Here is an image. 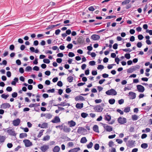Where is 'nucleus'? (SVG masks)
<instances>
[{
  "label": "nucleus",
  "mask_w": 152,
  "mask_h": 152,
  "mask_svg": "<svg viewBox=\"0 0 152 152\" xmlns=\"http://www.w3.org/2000/svg\"><path fill=\"white\" fill-rule=\"evenodd\" d=\"M77 46L76 48H79L80 47H83L86 44L85 41V39L81 36L78 37L77 39Z\"/></svg>",
  "instance_id": "1"
},
{
  "label": "nucleus",
  "mask_w": 152,
  "mask_h": 152,
  "mask_svg": "<svg viewBox=\"0 0 152 152\" xmlns=\"http://www.w3.org/2000/svg\"><path fill=\"white\" fill-rule=\"evenodd\" d=\"M140 67V66L138 65H136V66H133L127 70V72L128 73H131L139 69Z\"/></svg>",
  "instance_id": "2"
},
{
  "label": "nucleus",
  "mask_w": 152,
  "mask_h": 152,
  "mask_svg": "<svg viewBox=\"0 0 152 152\" xmlns=\"http://www.w3.org/2000/svg\"><path fill=\"white\" fill-rule=\"evenodd\" d=\"M105 93L106 94L108 95H116L117 94V92L113 89H111L105 92Z\"/></svg>",
  "instance_id": "3"
},
{
  "label": "nucleus",
  "mask_w": 152,
  "mask_h": 152,
  "mask_svg": "<svg viewBox=\"0 0 152 152\" xmlns=\"http://www.w3.org/2000/svg\"><path fill=\"white\" fill-rule=\"evenodd\" d=\"M94 109L96 112H101L102 111L103 108L100 105H97L94 106Z\"/></svg>",
  "instance_id": "4"
},
{
  "label": "nucleus",
  "mask_w": 152,
  "mask_h": 152,
  "mask_svg": "<svg viewBox=\"0 0 152 152\" xmlns=\"http://www.w3.org/2000/svg\"><path fill=\"white\" fill-rule=\"evenodd\" d=\"M26 147H28L32 145V143L28 140H23Z\"/></svg>",
  "instance_id": "5"
},
{
  "label": "nucleus",
  "mask_w": 152,
  "mask_h": 152,
  "mask_svg": "<svg viewBox=\"0 0 152 152\" xmlns=\"http://www.w3.org/2000/svg\"><path fill=\"white\" fill-rule=\"evenodd\" d=\"M118 122L121 124H124L126 122V119L124 117H119L118 120Z\"/></svg>",
  "instance_id": "6"
},
{
  "label": "nucleus",
  "mask_w": 152,
  "mask_h": 152,
  "mask_svg": "<svg viewBox=\"0 0 152 152\" xmlns=\"http://www.w3.org/2000/svg\"><path fill=\"white\" fill-rule=\"evenodd\" d=\"M137 91L139 92L142 93L145 91L144 87L141 85H138L137 86Z\"/></svg>",
  "instance_id": "7"
},
{
  "label": "nucleus",
  "mask_w": 152,
  "mask_h": 152,
  "mask_svg": "<svg viewBox=\"0 0 152 152\" xmlns=\"http://www.w3.org/2000/svg\"><path fill=\"white\" fill-rule=\"evenodd\" d=\"M20 123V120L19 118H17L12 121V124L14 126H18Z\"/></svg>",
  "instance_id": "8"
},
{
  "label": "nucleus",
  "mask_w": 152,
  "mask_h": 152,
  "mask_svg": "<svg viewBox=\"0 0 152 152\" xmlns=\"http://www.w3.org/2000/svg\"><path fill=\"white\" fill-rule=\"evenodd\" d=\"M87 131L86 129L82 127H79L77 129V132L79 134H83Z\"/></svg>",
  "instance_id": "9"
},
{
  "label": "nucleus",
  "mask_w": 152,
  "mask_h": 152,
  "mask_svg": "<svg viewBox=\"0 0 152 152\" xmlns=\"http://www.w3.org/2000/svg\"><path fill=\"white\" fill-rule=\"evenodd\" d=\"M10 107V105L8 103H3L1 105V108L3 109L9 108Z\"/></svg>",
  "instance_id": "10"
},
{
  "label": "nucleus",
  "mask_w": 152,
  "mask_h": 152,
  "mask_svg": "<svg viewBox=\"0 0 152 152\" xmlns=\"http://www.w3.org/2000/svg\"><path fill=\"white\" fill-rule=\"evenodd\" d=\"M51 121L54 123H57L60 122V119L59 117L56 116Z\"/></svg>",
  "instance_id": "11"
},
{
  "label": "nucleus",
  "mask_w": 152,
  "mask_h": 152,
  "mask_svg": "<svg viewBox=\"0 0 152 152\" xmlns=\"http://www.w3.org/2000/svg\"><path fill=\"white\" fill-rule=\"evenodd\" d=\"M129 94L130 99H134L136 97V94L135 93L130 91L129 92Z\"/></svg>",
  "instance_id": "12"
},
{
  "label": "nucleus",
  "mask_w": 152,
  "mask_h": 152,
  "mask_svg": "<svg viewBox=\"0 0 152 152\" xmlns=\"http://www.w3.org/2000/svg\"><path fill=\"white\" fill-rule=\"evenodd\" d=\"M7 132L9 134L11 135L15 136L16 135L14 129H8L7 131Z\"/></svg>",
  "instance_id": "13"
},
{
  "label": "nucleus",
  "mask_w": 152,
  "mask_h": 152,
  "mask_svg": "<svg viewBox=\"0 0 152 152\" xmlns=\"http://www.w3.org/2000/svg\"><path fill=\"white\" fill-rule=\"evenodd\" d=\"M49 148V147L48 145H44L41 147L40 149L43 152H45Z\"/></svg>",
  "instance_id": "14"
},
{
  "label": "nucleus",
  "mask_w": 152,
  "mask_h": 152,
  "mask_svg": "<svg viewBox=\"0 0 152 152\" xmlns=\"http://www.w3.org/2000/svg\"><path fill=\"white\" fill-rule=\"evenodd\" d=\"M100 38L99 35L97 34H93L91 37V38L94 40H96L99 39Z\"/></svg>",
  "instance_id": "15"
},
{
  "label": "nucleus",
  "mask_w": 152,
  "mask_h": 152,
  "mask_svg": "<svg viewBox=\"0 0 152 152\" xmlns=\"http://www.w3.org/2000/svg\"><path fill=\"white\" fill-rule=\"evenodd\" d=\"M134 142L132 140H129L126 143L127 145L129 147H132L133 145Z\"/></svg>",
  "instance_id": "16"
},
{
  "label": "nucleus",
  "mask_w": 152,
  "mask_h": 152,
  "mask_svg": "<svg viewBox=\"0 0 152 152\" xmlns=\"http://www.w3.org/2000/svg\"><path fill=\"white\" fill-rule=\"evenodd\" d=\"M23 40L21 38H19L18 40V42L16 43V47H20V46L19 43L23 44Z\"/></svg>",
  "instance_id": "17"
},
{
  "label": "nucleus",
  "mask_w": 152,
  "mask_h": 152,
  "mask_svg": "<svg viewBox=\"0 0 152 152\" xmlns=\"http://www.w3.org/2000/svg\"><path fill=\"white\" fill-rule=\"evenodd\" d=\"M38 126L42 128H45L48 127V124L46 123H43L42 124H39Z\"/></svg>",
  "instance_id": "18"
},
{
  "label": "nucleus",
  "mask_w": 152,
  "mask_h": 152,
  "mask_svg": "<svg viewBox=\"0 0 152 152\" xmlns=\"http://www.w3.org/2000/svg\"><path fill=\"white\" fill-rule=\"evenodd\" d=\"M68 124L70 127H72L75 126L76 125V123L72 120L68 122Z\"/></svg>",
  "instance_id": "19"
},
{
  "label": "nucleus",
  "mask_w": 152,
  "mask_h": 152,
  "mask_svg": "<svg viewBox=\"0 0 152 152\" xmlns=\"http://www.w3.org/2000/svg\"><path fill=\"white\" fill-rule=\"evenodd\" d=\"M58 105H60L62 106H69L70 105V104L68 103H66L65 102H61V104H54L53 106H58Z\"/></svg>",
  "instance_id": "20"
},
{
  "label": "nucleus",
  "mask_w": 152,
  "mask_h": 152,
  "mask_svg": "<svg viewBox=\"0 0 152 152\" xmlns=\"http://www.w3.org/2000/svg\"><path fill=\"white\" fill-rule=\"evenodd\" d=\"M75 99L76 101H84V99L83 97L79 96H76L75 98Z\"/></svg>",
  "instance_id": "21"
},
{
  "label": "nucleus",
  "mask_w": 152,
  "mask_h": 152,
  "mask_svg": "<svg viewBox=\"0 0 152 152\" xmlns=\"http://www.w3.org/2000/svg\"><path fill=\"white\" fill-rule=\"evenodd\" d=\"M80 150V148H76L71 149L68 152H77L78 151Z\"/></svg>",
  "instance_id": "22"
},
{
  "label": "nucleus",
  "mask_w": 152,
  "mask_h": 152,
  "mask_svg": "<svg viewBox=\"0 0 152 152\" xmlns=\"http://www.w3.org/2000/svg\"><path fill=\"white\" fill-rule=\"evenodd\" d=\"M60 148L58 146H55L53 150V152H59L60 150Z\"/></svg>",
  "instance_id": "23"
},
{
  "label": "nucleus",
  "mask_w": 152,
  "mask_h": 152,
  "mask_svg": "<svg viewBox=\"0 0 152 152\" xmlns=\"http://www.w3.org/2000/svg\"><path fill=\"white\" fill-rule=\"evenodd\" d=\"M83 103H77L76 105V107L77 109H81L83 107Z\"/></svg>",
  "instance_id": "24"
},
{
  "label": "nucleus",
  "mask_w": 152,
  "mask_h": 152,
  "mask_svg": "<svg viewBox=\"0 0 152 152\" xmlns=\"http://www.w3.org/2000/svg\"><path fill=\"white\" fill-rule=\"evenodd\" d=\"M93 130L97 133L99 132V127L97 125H94L93 127Z\"/></svg>",
  "instance_id": "25"
},
{
  "label": "nucleus",
  "mask_w": 152,
  "mask_h": 152,
  "mask_svg": "<svg viewBox=\"0 0 152 152\" xmlns=\"http://www.w3.org/2000/svg\"><path fill=\"white\" fill-rule=\"evenodd\" d=\"M18 79L17 77H15L11 83V84L12 85L15 86L16 84V83L18 82Z\"/></svg>",
  "instance_id": "26"
},
{
  "label": "nucleus",
  "mask_w": 152,
  "mask_h": 152,
  "mask_svg": "<svg viewBox=\"0 0 152 152\" xmlns=\"http://www.w3.org/2000/svg\"><path fill=\"white\" fill-rule=\"evenodd\" d=\"M105 129L106 130L109 132H110L113 131V129L112 127L107 126L105 127Z\"/></svg>",
  "instance_id": "27"
},
{
  "label": "nucleus",
  "mask_w": 152,
  "mask_h": 152,
  "mask_svg": "<svg viewBox=\"0 0 152 152\" xmlns=\"http://www.w3.org/2000/svg\"><path fill=\"white\" fill-rule=\"evenodd\" d=\"M87 142V140L85 137H83L81 139L80 142L82 143H85Z\"/></svg>",
  "instance_id": "28"
},
{
  "label": "nucleus",
  "mask_w": 152,
  "mask_h": 152,
  "mask_svg": "<svg viewBox=\"0 0 152 152\" xmlns=\"http://www.w3.org/2000/svg\"><path fill=\"white\" fill-rule=\"evenodd\" d=\"M138 118V116L136 115H133L132 116V119L133 121H136Z\"/></svg>",
  "instance_id": "29"
},
{
  "label": "nucleus",
  "mask_w": 152,
  "mask_h": 152,
  "mask_svg": "<svg viewBox=\"0 0 152 152\" xmlns=\"http://www.w3.org/2000/svg\"><path fill=\"white\" fill-rule=\"evenodd\" d=\"M27 134L26 133H22L20 134V137L21 138H23L27 137Z\"/></svg>",
  "instance_id": "30"
},
{
  "label": "nucleus",
  "mask_w": 152,
  "mask_h": 152,
  "mask_svg": "<svg viewBox=\"0 0 152 152\" xmlns=\"http://www.w3.org/2000/svg\"><path fill=\"white\" fill-rule=\"evenodd\" d=\"M71 130L70 129L67 127H65L64 129V131L66 132H69Z\"/></svg>",
  "instance_id": "31"
},
{
  "label": "nucleus",
  "mask_w": 152,
  "mask_h": 152,
  "mask_svg": "<svg viewBox=\"0 0 152 152\" xmlns=\"http://www.w3.org/2000/svg\"><path fill=\"white\" fill-rule=\"evenodd\" d=\"M5 139V137L3 136H0V143L3 142Z\"/></svg>",
  "instance_id": "32"
},
{
  "label": "nucleus",
  "mask_w": 152,
  "mask_h": 152,
  "mask_svg": "<svg viewBox=\"0 0 152 152\" xmlns=\"http://www.w3.org/2000/svg\"><path fill=\"white\" fill-rule=\"evenodd\" d=\"M50 139V136L48 135L44 137L43 139V140L44 141H48Z\"/></svg>",
  "instance_id": "33"
},
{
  "label": "nucleus",
  "mask_w": 152,
  "mask_h": 152,
  "mask_svg": "<svg viewBox=\"0 0 152 152\" xmlns=\"http://www.w3.org/2000/svg\"><path fill=\"white\" fill-rule=\"evenodd\" d=\"M130 111V107H127L124 108V111L126 113L129 112Z\"/></svg>",
  "instance_id": "34"
},
{
  "label": "nucleus",
  "mask_w": 152,
  "mask_h": 152,
  "mask_svg": "<svg viewBox=\"0 0 152 152\" xmlns=\"http://www.w3.org/2000/svg\"><path fill=\"white\" fill-rule=\"evenodd\" d=\"M141 147L144 149H146L148 146V145L147 143H144L142 144L141 145Z\"/></svg>",
  "instance_id": "35"
},
{
  "label": "nucleus",
  "mask_w": 152,
  "mask_h": 152,
  "mask_svg": "<svg viewBox=\"0 0 152 152\" xmlns=\"http://www.w3.org/2000/svg\"><path fill=\"white\" fill-rule=\"evenodd\" d=\"M45 117L48 119H50V118L52 117V115H51L50 114L47 113V114H45Z\"/></svg>",
  "instance_id": "36"
},
{
  "label": "nucleus",
  "mask_w": 152,
  "mask_h": 152,
  "mask_svg": "<svg viewBox=\"0 0 152 152\" xmlns=\"http://www.w3.org/2000/svg\"><path fill=\"white\" fill-rule=\"evenodd\" d=\"M109 103L111 104H113L115 102V100L114 99H110L108 101Z\"/></svg>",
  "instance_id": "37"
},
{
  "label": "nucleus",
  "mask_w": 152,
  "mask_h": 152,
  "mask_svg": "<svg viewBox=\"0 0 152 152\" xmlns=\"http://www.w3.org/2000/svg\"><path fill=\"white\" fill-rule=\"evenodd\" d=\"M44 131V130H42L40 131L39 133L38 134L37 137L38 138H39L41 137V136L43 134V132Z\"/></svg>",
  "instance_id": "38"
},
{
  "label": "nucleus",
  "mask_w": 152,
  "mask_h": 152,
  "mask_svg": "<svg viewBox=\"0 0 152 152\" xmlns=\"http://www.w3.org/2000/svg\"><path fill=\"white\" fill-rule=\"evenodd\" d=\"M31 51V52H34L36 53H38L39 52V50L37 49L35 50L34 48H30Z\"/></svg>",
  "instance_id": "39"
},
{
  "label": "nucleus",
  "mask_w": 152,
  "mask_h": 152,
  "mask_svg": "<svg viewBox=\"0 0 152 152\" xmlns=\"http://www.w3.org/2000/svg\"><path fill=\"white\" fill-rule=\"evenodd\" d=\"M93 145V143L92 142H90L87 145V147L88 149L91 148L92 147Z\"/></svg>",
  "instance_id": "40"
},
{
  "label": "nucleus",
  "mask_w": 152,
  "mask_h": 152,
  "mask_svg": "<svg viewBox=\"0 0 152 152\" xmlns=\"http://www.w3.org/2000/svg\"><path fill=\"white\" fill-rule=\"evenodd\" d=\"M1 97L5 99H6L9 96V95L3 94L1 95Z\"/></svg>",
  "instance_id": "41"
},
{
  "label": "nucleus",
  "mask_w": 152,
  "mask_h": 152,
  "mask_svg": "<svg viewBox=\"0 0 152 152\" xmlns=\"http://www.w3.org/2000/svg\"><path fill=\"white\" fill-rule=\"evenodd\" d=\"M73 80V77L72 76H69L67 78V81L69 83H71L72 81Z\"/></svg>",
  "instance_id": "42"
},
{
  "label": "nucleus",
  "mask_w": 152,
  "mask_h": 152,
  "mask_svg": "<svg viewBox=\"0 0 152 152\" xmlns=\"http://www.w3.org/2000/svg\"><path fill=\"white\" fill-rule=\"evenodd\" d=\"M88 115V114L86 113H83L81 114V116L83 118H85Z\"/></svg>",
  "instance_id": "43"
},
{
  "label": "nucleus",
  "mask_w": 152,
  "mask_h": 152,
  "mask_svg": "<svg viewBox=\"0 0 152 152\" xmlns=\"http://www.w3.org/2000/svg\"><path fill=\"white\" fill-rule=\"evenodd\" d=\"M99 145L98 144H96L94 146V148L95 150H97L99 149Z\"/></svg>",
  "instance_id": "44"
},
{
  "label": "nucleus",
  "mask_w": 152,
  "mask_h": 152,
  "mask_svg": "<svg viewBox=\"0 0 152 152\" xmlns=\"http://www.w3.org/2000/svg\"><path fill=\"white\" fill-rule=\"evenodd\" d=\"M53 25H49L48 27L47 28L45 29V30L46 31V30H48L49 29H52L53 28H54V27H53Z\"/></svg>",
  "instance_id": "45"
},
{
  "label": "nucleus",
  "mask_w": 152,
  "mask_h": 152,
  "mask_svg": "<svg viewBox=\"0 0 152 152\" xmlns=\"http://www.w3.org/2000/svg\"><path fill=\"white\" fill-rule=\"evenodd\" d=\"M37 106H38V105L36 103L31 104L28 106L29 107H37Z\"/></svg>",
  "instance_id": "46"
},
{
  "label": "nucleus",
  "mask_w": 152,
  "mask_h": 152,
  "mask_svg": "<svg viewBox=\"0 0 152 152\" xmlns=\"http://www.w3.org/2000/svg\"><path fill=\"white\" fill-rule=\"evenodd\" d=\"M115 18H116V16L115 15H110L107 16L105 18V19H111Z\"/></svg>",
  "instance_id": "47"
},
{
  "label": "nucleus",
  "mask_w": 152,
  "mask_h": 152,
  "mask_svg": "<svg viewBox=\"0 0 152 152\" xmlns=\"http://www.w3.org/2000/svg\"><path fill=\"white\" fill-rule=\"evenodd\" d=\"M88 10L90 11H93L95 10V9L94 6H91L88 8Z\"/></svg>",
  "instance_id": "48"
},
{
  "label": "nucleus",
  "mask_w": 152,
  "mask_h": 152,
  "mask_svg": "<svg viewBox=\"0 0 152 152\" xmlns=\"http://www.w3.org/2000/svg\"><path fill=\"white\" fill-rule=\"evenodd\" d=\"M114 42L113 40H110V44L108 45L109 48H112V44H113Z\"/></svg>",
  "instance_id": "49"
},
{
  "label": "nucleus",
  "mask_w": 152,
  "mask_h": 152,
  "mask_svg": "<svg viewBox=\"0 0 152 152\" xmlns=\"http://www.w3.org/2000/svg\"><path fill=\"white\" fill-rule=\"evenodd\" d=\"M104 66L103 65H98V66L97 67V69H104Z\"/></svg>",
  "instance_id": "50"
},
{
  "label": "nucleus",
  "mask_w": 152,
  "mask_h": 152,
  "mask_svg": "<svg viewBox=\"0 0 152 152\" xmlns=\"http://www.w3.org/2000/svg\"><path fill=\"white\" fill-rule=\"evenodd\" d=\"M43 62L46 64H49L50 62V61L48 59H44L43 60Z\"/></svg>",
  "instance_id": "51"
},
{
  "label": "nucleus",
  "mask_w": 152,
  "mask_h": 152,
  "mask_svg": "<svg viewBox=\"0 0 152 152\" xmlns=\"http://www.w3.org/2000/svg\"><path fill=\"white\" fill-rule=\"evenodd\" d=\"M68 56L69 57H72L75 56V54L72 52H69L68 54Z\"/></svg>",
  "instance_id": "52"
},
{
  "label": "nucleus",
  "mask_w": 152,
  "mask_h": 152,
  "mask_svg": "<svg viewBox=\"0 0 152 152\" xmlns=\"http://www.w3.org/2000/svg\"><path fill=\"white\" fill-rule=\"evenodd\" d=\"M39 42L38 40H36L34 41L33 42V45L37 46L39 45Z\"/></svg>",
  "instance_id": "53"
},
{
  "label": "nucleus",
  "mask_w": 152,
  "mask_h": 152,
  "mask_svg": "<svg viewBox=\"0 0 152 152\" xmlns=\"http://www.w3.org/2000/svg\"><path fill=\"white\" fill-rule=\"evenodd\" d=\"M89 64L91 66H94L95 64V62L94 61H90L89 62Z\"/></svg>",
  "instance_id": "54"
},
{
  "label": "nucleus",
  "mask_w": 152,
  "mask_h": 152,
  "mask_svg": "<svg viewBox=\"0 0 152 152\" xmlns=\"http://www.w3.org/2000/svg\"><path fill=\"white\" fill-rule=\"evenodd\" d=\"M125 57L127 59H129L130 58V54L129 53H126L125 55Z\"/></svg>",
  "instance_id": "55"
},
{
  "label": "nucleus",
  "mask_w": 152,
  "mask_h": 152,
  "mask_svg": "<svg viewBox=\"0 0 152 152\" xmlns=\"http://www.w3.org/2000/svg\"><path fill=\"white\" fill-rule=\"evenodd\" d=\"M17 96L18 94L15 92H13L12 94V96L13 98H15L17 97Z\"/></svg>",
  "instance_id": "56"
},
{
  "label": "nucleus",
  "mask_w": 152,
  "mask_h": 152,
  "mask_svg": "<svg viewBox=\"0 0 152 152\" xmlns=\"http://www.w3.org/2000/svg\"><path fill=\"white\" fill-rule=\"evenodd\" d=\"M116 141L117 142L118 144H121L123 142V141L120 139H116Z\"/></svg>",
  "instance_id": "57"
},
{
  "label": "nucleus",
  "mask_w": 152,
  "mask_h": 152,
  "mask_svg": "<svg viewBox=\"0 0 152 152\" xmlns=\"http://www.w3.org/2000/svg\"><path fill=\"white\" fill-rule=\"evenodd\" d=\"M67 145L69 147H72L74 145V144L72 142H69L68 143Z\"/></svg>",
  "instance_id": "58"
},
{
  "label": "nucleus",
  "mask_w": 152,
  "mask_h": 152,
  "mask_svg": "<svg viewBox=\"0 0 152 152\" xmlns=\"http://www.w3.org/2000/svg\"><path fill=\"white\" fill-rule=\"evenodd\" d=\"M138 39L139 40H141L144 37L142 35V34H139L138 35Z\"/></svg>",
  "instance_id": "59"
},
{
  "label": "nucleus",
  "mask_w": 152,
  "mask_h": 152,
  "mask_svg": "<svg viewBox=\"0 0 152 152\" xmlns=\"http://www.w3.org/2000/svg\"><path fill=\"white\" fill-rule=\"evenodd\" d=\"M21 128L22 129H23L24 131V132H28L29 131L28 129V128H27V127H26V128L21 127Z\"/></svg>",
  "instance_id": "60"
},
{
  "label": "nucleus",
  "mask_w": 152,
  "mask_h": 152,
  "mask_svg": "<svg viewBox=\"0 0 152 152\" xmlns=\"http://www.w3.org/2000/svg\"><path fill=\"white\" fill-rule=\"evenodd\" d=\"M57 85L61 87L63 86L62 83L61 81H58L57 83Z\"/></svg>",
  "instance_id": "61"
},
{
  "label": "nucleus",
  "mask_w": 152,
  "mask_h": 152,
  "mask_svg": "<svg viewBox=\"0 0 152 152\" xmlns=\"http://www.w3.org/2000/svg\"><path fill=\"white\" fill-rule=\"evenodd\" d=\"M114 144L113 142L112 141H110L109 142L108 145L109 147H113Z\"/></svg>",
  "instance_id": "62"
},
{
  "label": "nucleus",
  "mask_w": 152,
  "mask_h": 152,
  "mask_svg": "<svg viewBox=\"0 0 152 152\" xmlns=\"http://www.w3.org/2000/svg\"><path fill=\"white\" fill-rule=\"evenodd\" d=\"M146 32L147 33H148L150 35H152V30H146Z\"/></svg>",
  "instance_id": "63"
},
{
  "label": "nucleus",
  "mask_w": 152,
  "mask_h": 152,
  "mask_svg": "<svg viewBox=\"0 0 152 152\" xmlns=\"http://www.w3.org/2000/svg\"><path fill=\"white\" fill-rule=\"evenodd\" d=\"M61 32V30L59 29H58L55 31V34L56 35H58Z\"/></svg>",
  "instance_id": "64"
}]
</instances>
